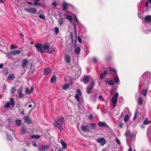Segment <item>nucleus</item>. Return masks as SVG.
I'll list each match as a JSON object with an SVG mask.
<instances>
[{"label":"nucleus","instance_id":"nucleus-11","mask_svg":"<svg viewBox=\"0 0 151 151\" xmlns=\"http://www.w3.org/2000/svg\"><path fill=\"white\" fill-rule=\"evenodd\" d=\"M62 13L61 12H59L58 13L60 17L61 18L60 19H59L58 20V22L60 25L61 26H62L63 24V23L64 22L63 21V17H62Z\"/></svg>","mask_w":151,"mask_h":151},{"label":"nucleus","instance_id":"nucleus-16","mask_svg":"<svg viewBox=\"0 0 151 151\" xmlns=\"http://www.w3.org/2000/svg\"><path fill=\"white\" fill-rule=\"evenodd\" d=\"M65 59L66 62L69 64L70 62L71 58L70 56L68 54H66L65 55Z\"/></svg>","mask_w":151,"mask_h":151},{"label":"nucleus","instance_id":"nucleus-47","mask_svg":"<svg viewBox=\"0 0 151 151\" xmlns=\"http://www.w3.org/2000/svg\"><path fill=\"white\" fill-rule=\"evenodd\" d=\"M77 94H79V95L81 96V92L80 90L79 89H78L77 90Z\"/></svg>","mask_w":151,"mask_h":151},{"label":"nucleus","instance_id":"nucleus-50","mask_svg":"<svg viewBox=\"0 0 151 151\" xmlns=\"http://www.w3.org/2000/svg\"><path fill=\"white\" fill-rule=\"evenodd\" d=\"M39 17L41 18V19H42L43 20H44L45 19V17L44 16V15H40L39 16Z\"/></svg>","mask_w":151,"mask_h":151},{"label":"nucleus","instance_id":"nucleus-61","mask_svg":"<svg viewBox=\"0 0 151 151\" xmlns=\"http://www.w3.org/2000/svg\"><path fill=\"white\" fill-rule=\"evenodd\" d=\"M111 71H112L114 72L115 73H116V70L115 69H114L113 68H111Z\"/></svg>","mask_w":151,"mask_h":151},{"label":"nucleus","instance_id":"nucleus-2","mask_svg":"<svg viewBox=\"0 0 151 151\" xmlns=\"http://www.w3.org/2000/svg\"><path fill=\"white\" fill-rule=\"evenodd\" d=\"M64 119L63 117L59 116L54 123L53 125L58 128L60 131L63 130L62 125L63 123Z\"/></svg>","mask_w":151,"mask_h":151},{"label":"nucleus","instance_id":"nucleus-37","mask_svg":"<svg viewBox=\"0 0 151 151\" xmlns=\"http://www.w3.org/2000/svg\"><path fill=\"white\" fill-rule=\"evenodd\" d=\"M148 119L146 118L145 121L143 122V124L145 125H147L148 124Z\"/></svg>","mask_w":151,"mask_h":151},{"label":"nucleus","instance_id":"nucleus-52","mask_svg":"<svg viewBox=\"0 0 151 151\" xmlns=\"http://www.w3.org/2000/svg\"><path fill=\"white\" fill-rule=\"evenodd\" d=\"M114 81L116 83H117L119 81V80L118 78H116L114 79Z\"/></svg>","mask_w":151,"mask_h":151},{"label":"nucleus","instance_id":"nucleus-10","mask_svg":"<svg viewBox=\"0 0 151 151\" xmlns=\"http://www.w3.org/2000/svg\"><path fill=\"white\" fill-rule=\"evenodd\" d=\"M89 126V129L90 130V132L91 130L94 129L96 127V125L95 123H88Z\"/></svg>","mask_w":151,"mask_h":151},{"label":"nucleus","instance_id":"nucleus-5","mask_svg":"<svg viewBox=\"0 0 151 151\" xmlns=\"http://www.w3.org/2000/svg\"><path fill=\"white\" fill-rule=\"evenodd\" d=\"M35 46L36 48L37 51L40 53L43 52L42 45L41 44L39 43H37L35 44Z\"/></svg>","mask_w":151,"mask_h":151},{"label":"nucleus","instance_id":"nucleus-13","mask_svg":"<svg viewBox=\"0 0 151 151\" xmlns=\"http://www.w3.org/2000/svg\"><path fill=\"white\" fill-rule=\"evenodd\" d=\"M98 125L100 127H103L105 128H107L109 127L105 123L101 121H99V122Z\"/></svg>","mask_w":151,"mask_h":151},{"label":"nucleus","instance_id":"nucleus-59","mask_svg":"<svg viewBox=\"0 0 151 151\" xmlns=\"http://www.w3.org/2000/svg\"><path fill=\"white\" fill-rule=\"evenodd\" d=\"M91 97L93 98H97V96L96 94H94L91 96Z\"/></svg>","mask_w":151,"mask_h":151},{"label":"nucleus","instance_id":"nucleus-32","mask_svg":"<svg viewBox=\"0 0 151 151\" xmlns=\"http://www.w3.org/2000/svg\"><path fill=\"white\" fill-rule=\"evenodd\" d=\"M10 102L11 103V104L12 106H14V101L13 98H11L10 99Z\"/></svg>","mask_w":151,"mask_h":151},{"label":"nucleus","instance_id":"nucleus-9","mask_svg":"<svg viewBox=\"0 0 151 151\" xmlns=\"http://www.w3.org/2000/svg\"><path fill=\"white\" fill-rule=\"evenodd\" d=\"M49 145H42L40 146V147H38L39 150L40 151H45L49 149Z\"/></svg>","mask_w":151,"mask_h":151},{"label":"nucleus","instance_id":"nucleus-23","mask_svg":"<svg viewBox=\"0 0 151 151\" xmlns=\"http://www.w3.org/2000/svg\"><path fill=\"white\" fill-rule=\"evenodd\" d=\"M15 78L14 75V74H12L9 75L7 77V78L10 81L13 80Z\"/></svg>","mask_w":151,"mask_h":151},{"label":"nucleus","instance_id":"nucleus-62","mask_svg":"<svg viewBox=\"0 0 151 151\" xmlns=\"http://www.w3.org/2000/svg\"><path fill=\"white\" fill-rule=\"evenodd\" d=\"M91 92V90H90L89 89H88V88H87V93H88L89 94V93H90Z\"/></svg>","mask_w":151,"mask_h":151},{"label":"nucleus","instance_id":"nucleus-1","mask_svg":"<svg viewBox=\"0 0 151 151\" xmlns=\"http://www.w3.org/2000/svg\"><path fill=\"white\" fill-rule=\"evenodd\" d=\"M150 76L151 74L150 72L145 73L142 77L140 78V84L142 83V86L145 87H146V85L148 86Z\"/></svg>","mask_w":151,"mask_h":151},{"label":"nucleus","instance_id":"nucleus-53","mask_svg":"<svg viewBox=\"0 0 151 151\" xmlns=\"http://www.w3.org/2000/svg\"><path fill=\"white\" fill-rule=\"evenodd\" d=\"M22 87L21 86L20 88H19L17 91V93H18L19 91V92H22Z\"/></svg>","mask_w":151,"mask_h":151},{"label":"nucleus","instance_id":"nucleus-7","mask_svg":"<svg viewBox=\"0 0 151 151\" xmlns=\"http://www.w3.org/2000/svg\"><path fill=\"white\" fill-rule=\"evenodd\" d=\"M81 128L82 131L83 132H90L88 124L86 125H82L81 126Z\"/></svg>","mask_w":151,"mask_h":151},{"label":"nucleus","instance_id":"nucleus-14","mask_svg":"<svg viewBox=\"0 0 151 151\" xmlns=\"http://www.w3.org/2000/svg\"><path fill=\"white\" fill-rule=\"evenodd\" d=\"M146 85V87L143 86L144 87H146V88L145 89H143L142 92V94L144 96H146L148 88V86H147Z\"/></svg>","mask_w":151,"mask_h":151},{"label":"nucleus","instance_id":"nucleus-64","mask_svg":"<svg viewBox=\"0 0 151 151\" xmlns=\"http://www.w3.org/2000/svg\"><path fill=\"white\" fill-rule=\"evenodd\" d=\"M35 147L37 146V145L35 142H33L32 144Z\"/></svg>","mask_w":151,"mask_h":151},{"label":"nucleus","instance_id":"nucleus-22","mask_svg":"<svg viewBox=\"0 0 151 151\" xmlns=\"http://www.w3.org/2000/svg\"><path fill=\"white\" fill-rule=\"evenodd\" d=\"M89 80V78L88 76H86L83 79V81L85 84H87L88 83Z\"/></svg>","mask_w":151,"mask_h":151},{"label":"nucleus","instance_id":"nucleus-30","mask_svg":"<svg viewBox=\"0 0 151 151\" xmlns=\"http://www.w3.org/2000/svg\"><path fill=\"white\" fill-rule=\"evenodd\" d=\"M127 137H130V138H132L131 136L129 131V130H127L125 133Z\"/></svg>","mask_w":151,"mask_h":151},{"label":"nucleus","instance_id":"nucleus-43","mask_svg":"<svg viewBox=\"0 0 151 151\" xmlns=\"http://www.w3.org/2000/svg\"><path fill=\"white\" fill-rule=\"evenodd\" d=\"M19 94V97L21 98L22 97L24 96V94L22 93V92H19L18 93Z\"/></svg>","mask_w":151,"mask_h":151},{"label":"nucleus","instance_id":"nucleus-3","mask_svg":"<svg viewBox=\"0 0 151 151\" xmlns=\"http://www.w3.org/2000/svg\"><path fill=\"white\" fill-rule=\"evenodd\" d=\"M119 96V94L118 92L116 93L114 96L112 97L111 99L113 104V107L114 108L116 105L117 103L118 99L117 98Z\"/></svg>","mask_w":151,"mask_h":151},{"label":"nucleus","instance_id":"nucleus-6","mask_svg":"<svg viewBox=\"0 0 151 151\" xmlns=\"http://www.w3.org/2000/svg\"><path fill=\"white\" fill-rule=\"evenodd\" d=\"M25 10L26 11L34 14H36L37 12V9L34 8H26L25 9Z\"/></svg>","mask_w":151,"mask_h":151},{"label":"nucleus","instance_id":"nucleus-39","mask_svg":"<svg viewBox=\"0 0 151 151\" xmlns=\"http://www.w3.org/2000/svg\"><path fill=\"white\" fill-rule=\"evenodd\" d=\"M54 30H55V34H57L59 32V29L58 27H55Z\"/></svg>","mask_w":151,"mask_h":151},{"label":"nucleus","instance_id":"nucleus-63","mask_svg":"<svg viewBox=\"0 0 151 151\" xmlns=\"http://www.w3.org/2000/svg\"><path fill=\"white\" fill-rule=\"evenodd\" d=\"M146 2L151 5V0H147Z\"/></svg>","mask_w":151,"mask_h":151},{"label":"nucleus","instance_id":"nucleus-31","mask_svg":"<svg viewBox=\"0 0 151 151\" xmlns=\"http://www.w3.org/2000/svg\"><path fill=\"white\" fill-rule=\"evenodd\" d=\"M70 86V85L69 84H65L63 86V88L64 90H65L68 88Z\"/></svg>","mask_w":151,"mask_h":151},{"label":"nucleus","instance_id":"nucleus-26","mask_svg":"<svg viewBox=\"0 0 151 151\" xmlns=\"http://www.w3.org/2000/svg\"><path fill=\"white\" fill-rule=\"evenodd\" d=\"M57 80L56 76L55 75H54L50 79V82L51 83H53L56 81Z\"/></svg>","mask_w":151,"mask_h":151},{"label":"nucleus","instance_id":"nucleus-27","mask_svg":"<svg viewBox=\"0 0 151 151\" xmlns=\"http://www.w3.org/2000/svg\"><path fill=\"white\" fill-rule=\"evenodd\" d=\"M27 132V130L26 128L23 127L21 129V134H22L24 135Z\"/></svg>","mask_w":151,"mask_h":151},{"label":"nucleus","instance_id":"nucleus-17","mask_svg":"<svg viewBox=\"0 0 151 151\" xmlns=\"http://www.w3.org/2000/svg\"><path fill=\"white\" fill-rule=\"evenodd\" d=\"M28 60L27 59H24L23 60L22 63V67L25 68L28 63Z\"/></svg>","mask_w":151,"mask_h":151},{"label":"nucleus","instance_id":"nucleus-4","mask_svg":"<svg viewBox=\"0 0 151 151\" xmlns=\"http://www.w3.org/2000/svg\"><path fill=\"white\" fill-rule=\"evenodd\" d=\"M43 52L48 53L50 50V46L49 44L45 43L43 45H42Z\"/></svg>","mask_w":151,"mask_h":151},{"label":"nucleus","instance_id":"nucleus-38","mask_svg":"<svg viewBox=\"0 0 151 151\" xmlns=\"http://www.w3.org/2000/svg\"><path fill=\"white\" fill-rule=\"evenodd\" d=\"M40 136L38 135H32L31 136V138L32 139L36 138L38 139L40 138Z\"/></svg>","mask_w":151,"mask_h":151},{"label":"nucleus","instance_id":"nucleus-34","mask_svg":"<svg viewBox=\"0 0 151 151\" xmlns=\"http://www.w3.org/2000/svg\"><path fill=\"white\" fill-rule=\"evenodd\" d=\"M129 118V116L128 114H126L125 115L124 119V121L125 122H126L128 121Z\"/></svg>","mask_w":151,"mask_h":151},{"label":"nucleus","instance_id":"nucleus-48","mask_svg":"<svg viewBox=\"0 0 151 151\" xmlns=\"http://www.w3.org/2000/svg\"><path fill=\"white\" fill-rule=\"evenodd\" d=\"M33 4L35 6H40L41 5V4L40 3L36 2H35Z\"/></svg>","mask_w":151,"mask_h":151},{"label":"nucleus","instance_id":"nucleus-41","mask_svg":"<svg viewBox=\"0 0 151 151\" xmlns=\"http://www.w3.org/2000/svg\"><path fill=\"white\" fill-rule=\"evenodd\" d=\"M25 91L26 93L28 94H29L31 93V91L28 88H27L25 89Z\"/></svg>","mask_w":151,"mask_h":151},{"label":"nucleus","instance_id":"nucleus-58","mask_svg":"<svg viewBox=\"0 0 151 151\" xmlns=\"http://www.w3.org/2000/svg\"><path fill=\"white\" fill-rule=\"evenodd\" d=\"M94 84L93 83H92V86L89 87L88 89H89L91 91V88L94 86Z\"/></svg>","mask_w":151,"mask_h":151},{"label":"nucleus","instance_id":"nucleus-12","mask_svg":"<svg viewBox=\"0 0 151 151\" xmlns=\"http://www.w3.org/2000/svg\"><path fill=\"white\" fill-rule=\"evenodd\" d=\"M51 69L50 68H45L43 71V74L44 75H47L51 72Z\"/></svg>","mask_w":151,"mask_h":151},{"label":"nucleus","instance_id":"nucleus-56","mask_svg":"<svg viewBox=\"0 0 151 151\" xmlns=\"http://www.w3.org/2000/svg\"><path fill=\"white\" fill-rule=\"evenodd\" d=\"M99 98L100 99H101V100L102 101H103L104 100V99L102 97V96H99Z\"/></svg>","mask_w":151,"mask_h":151},{"label":"nucleus","instance_id":"nucleus-40","mask_svg":"<svg viewBox=\"0 0 151 151\" xmlns=\"http://www.w3.org/2000/svg\"><path fill=\"white\" fill-rule=\"evenodd\" d=\"M124 125V123L123 122H120L118 124V126L120 128H123Z\"/></svg>","mask_w":151,"mask_h":151},{"label":"nucleus","instance_id":"nucleus-33","mask_svg":"<svg viewBox=\"0 0 151 151\" xmlns=\"http://www.w3.org/2000/svg\"><path fill=\"white\" fill-rule=\"evenodd\" d=\"M142 100L141 98H139L138 99L137 102L139 104L141 105L142 103Z\"/></svg>","mask_w":151,"mask_h":151},{"label":"nucleus","instance_id":"nucleus-45","mask_svg":"<svg viewBox=\"0 0 151 151\" xmlns=\"http://www.w3.org/2000/svg\"><path fill=\"white\" fill-rule=\"evenodd\" d=\"M108 84L109 85H113V82L111 80L109 81L108 82Z\"/></svg>","mask_w":151,"mask_h":151},{"label":"nucleus","instance_id":"nucleus-21","mask_svg":"<svg viewBox=\"0 0 151 151\" xmlns=\"http://www.w3.org/2000/svg\"><path fill=\"white\" fill-rule=\"evenodd\" d=\"M21 51L19 50H13L10 52V54L12 55H19L20 54Z\"/></svg>","mask_w":151,"mask_h":151},{"label":"nucleus","instance_id":"nucleus-36","mask_svg":"<svg viewBox=\"0 0 151 151\" xmlns=\"http://www.w3.org/2000/svg\"><path fill=\"white\" fill-rule=\"evenodd\" d=\"M18 48V47L16 45H12L10 46V49H17Z\"/></svg>","mask_w":151,"mask_h":151},{"label":"nucleus","instance_id":"nucleus-49","mask_svg":"<svg viewBox=\"0 0 151 151\" xmlns=\"http://www.w3.org/2000/svg\"><path fill=\"white\" fill-rule=\"evenodd\" d=\"M116 143H117L118 145H120L121 144V143L120 141V140L117 138H116Z\"/></svg>","mask_w":151,"mask_h":151},{"label":"nucleus","instance_id":"nucleus-35","mask_svg":"<svg viewBox=\"0 0 151 151\" xmlns=\"http://www.w3.org/2000/svg\"><path fill=\"white\" fill-rule=\"evenodd\" d=\"M79 96H80L79 95V94H76L75 96V99L78 102H79L80 101Z\"/></svg>","mask_w":151,"mask_h":151},{"label":"nucleus","instance_id":"nucleus-57","mask_svg":"<svg viewBox=\"0 0 151 151\" xmlns=\"http://www.w3.org/2000/svg\"><path fill=\"white\" fill-rule=\"evenodd\" d=\"M74 34L75 36H76L77 35V30L76 29V27H74Z\"/></svg>","mask_w":151,"mask_h":151},{"label":"nucleus","instance_id":"nucleus-55","mask_svg":"<svg viewBox=\"0 0 151 151\" xmlns=\"http://www.w3.org/2000/svg\"><path fill=\"white\" fill-rule=\"evenodd\" d=\"M93 62L95 63H96L97 61V59L95 58H93Z\"/></svg>","mask_w":151,"mask_h":151},{"label":"nucleus","instance_id":"nucleus-20","mask_svg":"<svg viewBox=\"0 0 151 151\" xmlns=\"http://www.w3.org/2000/svg\"><path fill=\"white\" fill-rule=\"evenodd\" d=\"M63 15L65 17V18L66 19L68 20L70 22L72 21L73 20V17L65 13L63 14Z\"/></svg>","mask_w":151,"mask_h":151},{"label":"nucleus","instance_id":"nucleus-54","mask_svg":"<svg viewBox=\"0 0 151 151\" xmlns=\"http://www.w3.org/2000/svg\"><path fill=\"white\" fill-rule=\"evenodd\" d=\"M78 42L80 43H82V40L80 38V37H78Z\"/></svg>","mask_w":151,"mask_h":151},{"label":"nucleus","instance_id":"nucleus-24","mask_svg":"<svg viewBox=\"0 0 151 151\" xmlns=\"http://www.w3.org/2000/svg\"><path fill=\"white\" fill-rule=\"evenodd\" d=\"M60 142L64 149H65L66 148L67 146L65 141H64L62 139H61Z\"/></svg>","mask_w":151,"mask_h":151},{"label":"nucleus","instance_id":"nucleus-19","mask_svg":"<svg viewBox=\"0 0 151 151\" xmlns=\"http://www.w3.org/2000/svg\"><path fill=\"white\" fill-rule=\"evenodd\" d=\"M145 22L149 23L151 22V16L148 15L146 16L145 19Z\"/></svg>","mask_w":151,"mask_h":151},{"label":"nucleus","instance_id":"nucleus-29","mask_svg":"<svg viewBox=\"0 0 151 151\" xmlns=\"http://www.w3.org/2000/svg\"><path fill=\"white\" fill-rule=\"evenodd\" d=\"M81 51V48L79 47H78L76 48L75 50V52L76 54H79Z\"/></svg>","mask_w":151,"mask_h":151},{"label":"nucleus","instance_id":"nucleus-60","mask_svg":"<svg viewBox=\"0 0 151 151\" xmlns=\"http://www.w3.org/2000/svg\"><path fill=\"white\" fill-rule=\"evenodd\" d=\"M52 5L54 6H57V4L56 2H54L52 3Z\"/></svg>","mask_w":151,"mask_h":151},{"label":"nucleus","instance_id":"nucleus-28","mask_svg":"<svg viewBox=\"0 0 151 151\" xmlns=\"http://www.w3.org/2000/svg\"><path fill=\"white\" fill-rule=\"evenodd\" d=\"M62 5L63 6V8L62 9H66L68 8V4L67 3L65 2H64L63 4Z\"/></svg>","mask_w":151,"mask_h":151},{"label":"nucleus","instance_id":"nucleus-18","mask_svg":"<svg viewBox=\"0 0 151 151\" xmlns=\"http://www.w3.org/2000/svg\"><path fill=\"white\" fill-rule=\"evenodd\" d=\"M107 74V71L106 70H105L104 73L101 74L100 76V78L101 79H104Z\"/></svg>","mask_w":151,"mask_h":151},{"label":"nucleus","instance_id":"nucleus-44","mask_svg":"<svg viewBox=\"0 0 151 151\" xmlns=\"http://www.w3.org/2000/svg\"><path fill=\"white\" fill-rule=\"evenodd\" d=\"M10 104L9 103H6L4 107L6 108H8L10 107Z\"/></svg>","mask_w":151,"mask_h":151},{"label":"nucleus","instance_id":"nucleus-46","mask_svg":"<svg viewBox=\"0 0 151 151\" xmlns=\"http://www.w3.org/2000/svg\"><path fill=\"white\" fill-rule=\"evenodd\" d=\"M15 89L14 87H12L11 89V93H15Z\"/></svg>","mask_w":151,"mask_h":151},{"label":"nucleus","instance_id":"nucleus-51","mask_svg":"<svg viewBox=\"0 0 151 151\" xmlns=\"http://www.w3.org/2000/svg\"><path fill=\"white\" fill-rule=\"evenodd\" d=\"M88 118L89 120L93 119V115L91 114L88 115Z\"/></svg>","mask_w":151,"mask_h":151},{"label":"nucleus","instance_id":"nucleus-25","mask_svg":"<svg viewBox=\"0 0 151 151\" xmlns=\"http://www.w3.org/2000/svg\"><path fill=\"white\" fill-rule=\"evenodd\" d=\"M15 122L18 127L20 126L21 124V121L19 119L15 120Z\"/></svg>","mask_w":151,"mask_h":151},{"label":"nucleus","instance_id":"nucleus-42","mask_svg":"<svg viewBox=\"0 0 151 151\" xmlns=\"http://www.w3.org/2000/svg\"><path fill=\"white\" fill-rule=\"evenodd\" d=\"M137 110H136L135 113L134 115V117H133V119L134 120H135L136 118H137Z\"/></svg>","mask_w":151,"mask_h":151},{"label":"nucleus","instance_id":"nucleus-15","mask_svg":"<svg viewBox=\"0 0 151 151\" xmlns=\"http://www.w3.org/2000/svg\"><path fill=\"white\" fill-rule=\"evenodd\" d=\"M23 119L25 122L26 123L30 124L31 123V121L29 116H25L23 118Z\"/></svg>","mask_w":151,"mask_h":151},{"label":"nucleus","instance_id":"nucleus-8","mask_svg":"<svg viewBox=\"0 0 151 151\" xmlns=\"http://www.w3.org/2000/svg\"><path fill=\"white\" fill-rule=\"evenodd\" d=\"M96 141L97 143H100L101 144V145L102 146H103L106 142L104 138L103 137L99 138L97 139Z\"/></svg>","mask_w":151,"mask_h":151}]
</instances>
